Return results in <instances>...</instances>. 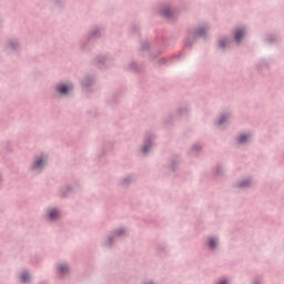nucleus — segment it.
Masks as SVG:
<instances>
[{"mask_svg":"<svg viewBox=\"0 0 284 284\" xmlns=\"http://www.w3.org/2000/svg\"><path fill=\"white\" fill-rule=\"evenodd\" d=\"M58 92H60V94H68V92H70V90H72L71 84L67 85V84H61L57 88Z\"/></svg>","mask_w":284,"mask_h":284,"instance_id":"nucleus-1","label":"nucleus"},{"mask_svg":"<svg viewBox=\"0 0 284 284\" xmlns=\"http://www.w3.org/2000/svg\"><path fill=\"white\" fill-rule=\"evenodd\" d=\"M245 36V31L244 30H241V29H237L235 32H234V37H235V41H241V38H243Z\"/></svg>","mask_w":284,"mask_h":284,"instance_id":"nucleus-2","label":"nucleus"},{"mask_svg":"<svg viewBox=\"0 0 284 284\" xmlns=\"http://www.w3.org/2000/svg\"><path fill=\"white\" fill-rule=\"evenodd\" d=\"M44 163H45V159L43 158L38 159L33 164L34 170H39V168H43Z\"/></svg>","mask_w":284,"mask_h":284,"instance_id":"nucleus-3","label":"nucleus"},{"mask_svg":"<svg viewBox=\"0 0 284 284\" xmlns=\"http://www.w3.org/2000/svg\"><path fill=\"white\" fill-rule=\"evenodd\" d=\"M49 217L51 219V221H55V219H59V211L57 210L49 211Z\"/></svg>","mask_w":284,"mask_h":284,"instance_id":"nucleus-4","label":"nucleus"},{"mask_svg":"<svg viewBox=\"0 0 284 284\" xmlns=\"http://www.w3.org/2000/svg\"><path fill=\"white\" fill-rule=\"evenodd\" d=\"M247 139H250V135L243 134L239 138V143H246Z\"/></svg>","mask_w":284,"mask_h":284,"instance_id":"nucleus-5","label":"nucleus"},{"mask_svg":"<svg viewBox=\"0 0 284 284\" xmlns=\"http://www.w3.org/2000/svg\"><path fill=\"white\" fill-rule=\"evenodd\" d=\"M216 245H217L216 240H214V239H210V240H209V247L214 248Z\"/></svg>","mask_w":284,"mask_h":284,"instance_id":"nucleus-6","label":"nucleus"},{"mask_svg":"<svg viewBox=\"0 0 284 284\" xmlns=\"http://www.w3.org/2000/svg\"><path fill=\"white\" fill-rule=\"evenodd\" d=\"M60 272L62 274H65V272H68V265H65V264L60 265Z\"/></svg>","mask_w":284,"mask_h":284,"instance_id":"nucleus-7","label":"nucleus"},{"mask_svg":"<svg viewBox=\"0 0 284 284\" xmlns=\"http://www.w3.org/2000/svg\"><path fill=\"white\" fill-rule=\"evenodd\" d=\"M21 280L22 283H28V273H22Z\"/></svg>","mask_w":284,"mask_h":284,"instance_id":"nucleus-8","label":"nucleus"},{"mask_svg":"<svg viewBox=\"0 0 284 284\" xmlns=\"http://www.w3.org/2000/svg\"><path fill=\"white\" fill-rule=\"evenodd\" d=\"M220 48H225V40L220 41Z\"/></svg>","mask_w":284,"mask_h":284,"instance_id":"nucleus-9","label":"nucleus"},{"mask_svg":"<svg viewBox=\"0 0 284 284\" xmlns=\"http://www.w3.org/2000/svg\"><path fill=\"white\" fill-rule=\"evenodd\" d=\"M143 152H144V154L148 153V146H144V148H143Z\"/></svg>","mask_w":284,"mask_h":284,"instance_id":"nucleus-10","label":"nucleus"},{"mask_svg":"<svg viewBox=\"0 0 284 284\" xmlns=\"http://www.w3.org/2000/svg\"><path fill=\"white\" fill-rule=\"evenodd\" d=\"M163 16H164V17H170V13H168V12L164 11V12H163Z\"/></svg>","mask_w":284,"mask_h":284,"instance_id":"nucleus-11","label":"nucleus"},{"mask_svg":"<svg viewBox=\"0 0 284 284\" xmlns=\"http://www.w3.org/2000/svg\"><path fill=\"white\" fill-rule=\"evenodd\" d=\"M220 284H227V282L226 281H222V282H220Z\"/></svg>","mask_w":284,"mask_h":284,"instance_id":"nucleus-12","label":"nucleus"},{"mask_svg":"<svg viewBox=\"0 0 284 284\" xmlns=\"http://www.w3.org/2000/svg\"><path fill=\"white\" fill-rule=\"evenodd\" d=\"M199 34H200V36H203V31H200Z\"/></svg>","mask_w":284,"mask_h":284,"instance_id":"nucleus-13","label":"nucleus"},{"mask_svg":"<svg viewBox=\"0 0 284 284\" xmlns=\"http://www.w3.org/2000/svg\"><path fill=\"white\" fill-rule=\"evenodd\" d=\"M219 123H220V125H221V124L223 123V120H220V122H219Z\"/></svg>","mask_w":284,"mask_h":284,"instance_id":"nucleus-14","label":"nucleus"}]
</instances>
